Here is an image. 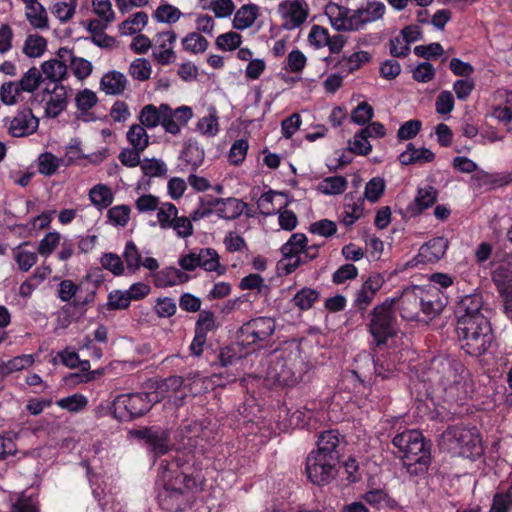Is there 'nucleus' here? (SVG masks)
Returning <instances> with one entry per match:
<instances>
[{
    "mask_svg": "<svg viewBox=\"0 0 512 512\" xmlns=\"http://www.w3.org/2000/svg\"><path fill=\"white\" fill-rule=\"evenodd\" d=\"M159 469L164 482L157 496L159 506L167 512L183 511L189 505L190 492L203 480L195 455L177 451L171 459L161 460Z\"/></svg>",
    "mask_w": 512,
    "mask_h": 512,
    "instance_id": "1",
    "label": "nucleus"
},
{
    "mask_svg": "<svg viewBox=\"0 0 512 512\" xmlns=\"http://www.w3.org/2000/svg\"><path fill=\"white\" fill-rule=\"evenodd\" d=\"M392 444L402 453L403 466L410 476L427 474L431 465V443L422 432L406 429L393 437Z\"/></svg>",
    "mask_w": 512,
    "mask_h": 512,
    "instance_id": "2",
    "label": "nucleus"
},
{
    "mask_svg": "<svg viewBox=\"0 0 512 512\" xmlns=\"http://www.w3.org/2000/svg\"><path fill=\"white\" fill-rule=\"evenodd\" d=\"M193 117L192 108L189 106H180L172 109L168 104L163 103L159 107L153 104L145 105L139 116L140 125L146 128H155L159 124L165 132L177 135L182 126H186Z\"/></svg>",
    "mask_w": 512,
    "mask_h": 512,
    "instance_id": "3",
    "label": "nucleus"
},
{
    "mask_svg": "<svg viewBox=\"0 0 512 512\" xmlns=\"http://www.w3.org/2000/svg\"><path fill=\"white\" fill-rule=\"evenodd\" d=\"M438 385L451 401H465L469 398V370L458 359L445 358L437 364Z\"/></svg>",
    "mask_w": 512,
    "mask_h": 512,
    "instance_id": "4",
    "label": "nucleus"
},
{
    "mask_svg": "<svg viewBox=\"0 0 512 512\" xmlns=\"http://www.w3.org/2000/svg\"><path fill=\"white\" fill-rule=\"evenodd\" d=\"M456 332L461 348L472 357L484 355L491 346L493 333L487 318H476V321L456 325Z\"/></svg>",
    "mask_w": 512,
    "mask_h": 512,
    "instance_id": "5",
    "label": "nucleus"
},
{
    "mask_svg": "<svg viewBox=\"0 0 512 512\" xmlns=\"http://www.w3.org/2000/svg\"><path fill=\"white\" fill-rule=\"evenodd\" d=\"M393 307L394 299L387 298L383 303L376 305L370 313L368 331L379 349L385 347L388 340L397 334V319Z\"/></svg>",
    "mask_w": 512,
    "mask_h": 512,
    "instance_id": "6",
    "label": "nucleus"
},
{
    "mask_svg": "<svg viewBox=\"0 0 512 512\" xmlns=\"http://www.w3.org/2000/svg\"><path fill=\"white\" fill-rule=\"evenodd\" d=\"M159 400L157 391L121 394L113 401L112 413L119 421H131L145 415Z\"/></svg>",
    "mask_w": 512,
    "mask_h": 512,
    "instance_id": "7",
    "label": "nucleus"
},
{
    "mask_svg": "<svg viewBox=\"0 0 512 512\" xmlns=\"http://www.w3.org/2000/svg\"><path fill=\"white\" fill-rule=\"evenodd\" d=\"M442 437L451 448L458 449L463 457L476 458L483 453L481 436L476 427L451 425L443 432Z\"/></svg>",
    "mask_w": 512,
    "mask_h": 512,
    "instance_id": "8",
    "label": "nucleus"
},
{
    "mask_svg": "<svg viewBox=\"0 0 512 512\" xmlns=\"http://www.w3.org/2000/svg\"><path fill=\"white\" fill-rule=\"evenodd\" d=\"M276 321L272 317L259 316L245 322L239 329L237 339L243 347H264L273 336Z\"/></svg>",
    "mask_w": 512,
    "mask_h": 512,
    "instance_id": "9",
    "label": "nucleus"
},
{
    "mask_svg": "<svg viewBox=\"0 0 512 512\" xmlns=\"http://www.w3.org/2000/svg\"><path fill=\"white\" fill-rule=\"evenodd\" d=\"M339 463L325 455L311 451L305 464V472L308 480L318 486L329 484L337 475Z\"/></svg>",
    "mask_w": 512,
    "mask_h": 512,
    "instance_id": "10",
    "label": "nucleus"
},
{
    "mask_svg": "<svg viewBox=\"0 0 512 512\" xmlns=\"http://www.w3.org/2000/svg\"><path fill=\"white\" fill-rule=\"evenodd\" d=\"M134 436L142 440L154 456L165 455L169 451V432L160 427H143L134 431Z\"/></svg>",
    "mask_w": 512,
    "mask_h": 512,
    "instance_id": "11",
    "label": "nucleus"
},
{
    "mask_svg": "<svg viewBox=\"0 0 512 512\" xmlns=\"http://www.w3.org/2000/svg\"><path fill=\"white\" fill-rule=\"evenodd\" d=\"M484 301L479 293L465 295L458 301L455 308L456 325L476 321V318H487L484 314Z\"/></svg>",
    "mask_w": 512,
    "mask_h": 512,
    "instance_id": "12",
    "label": "nucleus"
},
{
    "mask_svg": "<svg viewBox=\"0 0 512 512\" xmlns=\"http://www.w3.org/2000/svg\"><path fill=\"white\" fill-rule=\"evenodd\" d=\"M346 444L344 435L337 429H329L319 434L316 442L317 449L314 451L340 463L341 452Z\"/></svg>",
    "mask_w": 512,
    "mask_h": 512,
    "instance_id": "13",
    "label": "nucleus"
},
{
    "mask_svg": "<svg viewBox=\"0 0 512 512\" xmlns=\"http://www.w3.org/2000/svg\"><path fill=\"white\" fill-rule=\"evenodd\" d=\"M384 283L385 279L381 274L373 273L369 275L361 288L355 293L353 307L361 313L365 312Z\"/></svg>",
    "mask_w": 512,
    "mask_h": 512,
    "instance_id": "14",
    "label": "nucleus"
},
{
    "mask_svg": "<svg viewBox=\"0 0 512 512\" xmlns=\"http://www.w3.org/2000/svg\"><path fill=\"white\" fill-rule=\"evenodd\" d=\"M308 5L304 0H293L291 2H281L279 12L281 13L286 30L299 28L308 17Z\"/></svg>",
    "mask_w": 512,
    "mask_h": 512,
    "instance_id": "15",
    "label": "nucleus"
},
{
    "mask_svg": "<svg viewBox=\"0 0 512 512\" xmlns=\"http://www.w3.org/2000/svg\"><path fill=\"white\" fill-rule=\"evenodd\" d=\"M38 126L39 119L34 116L32 109L24 107L10 121L8 131L11 136L19 138L32 135Z\"/></svg>",
    "mask_w": 512,
    "mask_h": 512,
    "instance_id": "16",
    "label": "nucleus"
},
{
    "mask_svg": "<svg viewBox=\"0 0 512 512\" xmlns=\"http://www.w3.org/2000/svg\"><path fill=\"white\" fill-rule=\"evenodd\" d=\"M421 314L424 320H432L437 317L446 306V302L441 296V291L436 287L424 290L420 287Z\"/></svg>",
    "mask_w": 512,
    "mask_h": 512,
    "instance_id": "17",
    "label": "nucleus"
},
{
    "mask_svg": "<svg viewBox=\"0 0 512 512\" xmlns=\"http://www.w3.org/2000/svg\"><path fill=\"white\" fill-rule=\"evenodd\" d=\"M386 12L384 3L368 1L365 7L352 11L353 31L361 30L366 24L381 19Z\"/></svg>",
    "mask_w": 512,
    "mask_h": 512,
    "instance_id": "18",
    "label": "nucleus"
},
{
    "mask_svg": "<svg viewBox=\"0 0 512 512\" xmlns=\"http://www.w3.org/2000/svg\"><path fill=\"white\" fill-rule=\"evenodd\" d=\"M420 287L415 286L411 290H405L399 299V311L403 319L407 321H422L421 305L419 301Z\"/></svg>",
    "mask_w": 512,
    "mask_h": 512,
    "instance_id": "19",
    "label": "nucleus"
},
{
    "mask_svg": "<svg viewBox=\"0 0 512 512\" xmlns=\"http://www.w3.org/2000/svg\"><path fill=\"white\" fill-rule=\"evenodd\" d=\"M181 436L187 439V444L192 447L204 448L213 438V430L204 422L192 421L181 428Z\"/></svg>",
    "mask_w": 512,
    "mask_h": 512,
    "instance_id": "20",
    "label": "nucleus"
},
{
    "mask_svg": "<svg viewBox=\"0 0 512 512\" xmlns=\"http://www.w3.org/2000/svg\"><path fill=\"white\" fill-rule=\"evenodd\" d=\"M361 499L376 511L397 510L400 507L398 501L384 488H370L361 495Z\"/></svg>",
    "mask_w": 512,
    "mask_h": 512,
    "instance_id": "21",
    "label": "nucleus"
},
{
    "mask_svg": "<svg viewBox=\"0 0 512 512\" xmlns=\"http://www.w3.org/2000/svg\"><path fill=\"white\" fill-rule=\"evenodd\" d=\"M448 246L449 241L447 238L443 236H438L430 239L429 241L424 243L419 249L418 257L420 258V262H438L445 255Z\"/></svg>",
    "mask_w": 512,
    "mask_h": 512,
    "instance_id": "22",
    "label": "nucleus"
},
{
    "mask_svg": "<svg viewBox=\"0 0 512 512\" xmlns=\"http://www.w3.org/2000/svg\"><path fill=\"white\" fill-rule=\"evenodd\" d=\"M325 14L329 18L332 27L337 31H353L352 11L335 3H329L325 7Z\"/></svg>",
    "mask_w": 512,
    "mask_h": 512,
    "instance_id": "23",
    "label": "nucleus"
},
{
    "mask_svg": "<svg viewBox=\"0 0 512 512\" xmlns=\"http://www.w3.org/2000/svg\"><path fill=\"white\" fill-rule=\"evenodd\" d=\"M50 93V99L46 103L45 115L49 118H57L68 105L67 90L63 84H55L54 88L50 91L49 88L45 89Z\"/></svg>",
    "mask_w": 512,
    "mask_h": 512,
    "instance_id": "24",
    "label": "nucleus"
},
{
    "mask_svg": "<svg viewBox=\"0 0 512 512\" xmlns=\"http://www.w3.org/2000/svg\"><path fill=\"white\" fill-rule=\"evenodd\" d=\"M220 203L217 209V217L224 220H236L244 212L245 208H248V204L235 197L220 198Z\"/></svg>",
    "mask_w": 512,
    "mask_h": 512,
    "instance_id": "25",
    "label": "nucleus"
},
{
    "mask_svg": "<svg viewBox=\"0 0 512 512\" xmlns=\"http://www.w3.org/2000/svg\"><path fill=\"white\" fill-rule=\"evenodd\" d=\"M435 154L428 148H420L417 149L413 143H408L406 146V150L403 151L398 160L402 165H412V164H424L430 163L434 161Z\"/></svg>",
    "mask_w": 512,
    "mask_h": 512,
    "instance_id": "26",
    "label": "nucleus"
},
{
    "mask_svg": "<svg viewBox=\"0 0 512 512\" xmlns=\"http://www.w3.org/2000/svg\"><path fill=\"white\" fill-rule=\"evenodd\" d=\"M190 276L182 269L175 267H165L155 274V285L157 287H171L177 284H183L190 280Z\"/></svg>",
    "mask_w": 512,
    "mask_h": 512,
    "instance_id": "27",
    "label": "nucleus"
},
{
    "mask_svg": "<svg viewBox=\"0 0 512 512\" xmlns=\"http://www.w3.org/2000/svg\"><path fill=\"white\" fill-rule=\"evenodd\" d=\"M275 380L285 386H294L300 379V374L293 369L292 363L284 359H278L273 363Z\"/></svg>",
    "mask_w": 512,
    "mask_h": 512,
    "instance_id": "28",
    "label": "nucleus"
},
{
    "mask_svg": "<svg viewBox=\"0 0 512 512\" xmlns=\"http://www.w3.org/2000/svg\"><path fill=\"white\" fill-rule=\"evenodd\" d=\"M41 74L44 80H49L55 84H62V81L68 78V66L63 61L50 59L41 64Z\"/></svg>",
    "mask_w": 512,
    "mask_h": 512,
    "instance_id": "29",
    "label": "nucleus"
},
{
    "mask_svg": "<svg viewBox=\"0 0 512 512\" xmlns=\"http://www.w3.org/2000/svg\"><path fill=\"white\" fill-rule=\"evenodd\" d=\"M259 15V7L256 4H244L236 11L232 26L236 30L243 31L251 27Z\"/></svg>",
    "mask_w": 512,
    "mask_h": 512,
    "instance_id": "30",
    "label": "nucleus"
},
{
    "mask_svg": "<svg viewBox=\"0 0 512 512\" xmlns=\"http://www.w3.org/2000/svg\"><path fill=\"white\" fill-rule=\"evenodd\" d=\"M98 103L96 93L88 88L79 91L75 96V104L83 121H94L90 110Z\"/></svg>",
    "mask_w": 512,
    "mask_h": 512,
    "instance_id": "31",
    "label": "nucleus"
},
{
    "mask_svg": "<svg viewBox=\"0 0 512 512\" xmlns=\"http://www.w3.org/2000/svg\"><path fill=\"white\" fill-rule=\"evenodd\" d=\"M89 200L99 210L108 208L114 200L112 189L102 183L94 185L88 193Z\"/></svg>",
    "mask_w": 512,
    "mask_h": 512,
    "instance_id": "32",
    "label": "nucleus"
},
{
    "mask_svg": "<svg viewBox=\"0 0 512 512\" xmlns=\"http://www.w3.org/2000/svg\"><path fill=\"white\" fill-rule=\"evenodd\" d=\"M37 171L44 177H51L57 173L58 169L64 164V159L58 158L53 153L45 151L37 157Z\"/></svg>",
    "mask_w": 512,
    "mask_h": 512,
    "instance_id": "33",
    "label": "nucleus"
},
{
    "mask_svg": "<svg viewBox=\"0 0 512 512\" xmlns=\"http://www.w3.org/2000/svg\"><path fill=\"white\" fill-rule=\"evenodd\" d=\"M320 300V292L310 287H303L291 299L294 307L300 311L310 310Z\"/></svg>",
    "mask_w": 512,
    "mask_h": 512,
    "instance_id": "34",
    "label": "nucleus"
},
{
    "mask_svg": "<svg viewBox=\"0 0 512 512\" xmlns=\"http://www.w3.org/2000/svg\"><path fill=\"white\" fill-rule=\"evenodd\" d=\"M197 254L199 266L207 272H217L223 274L225 268H221L219 263V255L214 248H201Z\"/></svg>",
    "mask_w": 512,
    "mask_h": 512,
    "instance_id": "35",
    "label": "nucleus"
},
{
    "mask_svg": "<svg viewBox=\"0 0 512 512\" xmlns=\"http://www.w3.org/2000/svg\"><path fill=\"white\" fill-rule=\"evenodd\" d=\"M307 242L308 239L304 233H293L287 242L280 248L283 259L279 263H282L284 260L294 257L299 253L301 254V251L306 247Z\"/></svg>",
    "mask_w": 512,
    "mask_h": 512,
    "instance_id": "36",
    "label": "nucleus"
},
{
    "mask_svg": "<svg viewBox=\"0 0 512 512\" xmlns=\"http://www.w3.org/2000/svg\"><path fill=\"white\" fill-rule=\"evenodd\" d=\"M126 78L125 76L118 71H111L105 74L101 81L100 86L101 89L104 90L107 94H120L125 90Z\"/></svg>",
    "mask_w": 512,
    "mask_h": 512,
    "instance_id": "37",
    "label": "nucleus"
},
{
    "mask_svg": "<svg viewBox=\"0 0 512 512\" xmlns=\"http://www.w3.org/2000/svg\"><path fill=\"white\" fill-rule=\"evenodd\" d=\"M491 277L498 293L512 290V267L509 265L497 266L492 271Z\"/></svg>",
    "mask_w": 512,
    "mask_h": 512,
    "instance_id": "38",
    "label": "nucleus"
},
{
    "mask_svg": "<svg viewBox=\"0 0 512 512\" xmlns=\"http://www.w3.org/2000/svg\"><path fill=\"white\" fill-rule=\"evenodd\" d=\"M348 182L344 176L325 177L319 184V191L325 195H340L347 189Z\"/></svg>",
    "mask_w": 512,
    "mask_h": 512,
    "instance_id": "39",
    "label": "nucleus"
},
{
    "mask_svg": "<svg viewBox=\"0 0 512 512\" xmlns=\"http://www.w3.org/2000/svg\"><path fill=\"white\" fill-rule=\"evenodd\" d=\"M122 257L129 274H135L141 268L142 256L134 241L126 242Z\"/></svg>",
    "mask_w": 512,
    "mask_h": 512,
    "instance_id": "40",
    "label": "nucleus"
},
{
    "mask_svg": "<svg viewBox=\"0 0 512 512\" xmlns=\"http://www.w3.org/2000/svg\"><path fill=\"white\" fill-rule=\"evenodd\" d=\"M181 159L190 164L193 170H196L203 163L204 150L198 146L196 141L189 140L184 144Z\"/></svg>",
    "mask_w": 512,
    "mask_h": 512,
    "instance_id": "41",
    "label": "nucleus"
},
{
    "mask_svg": "<svg viewBox=\"0 0 512 512\" xmlns=\"http://www.w3.org/2000/svg\"><path fill=\"white\" fill-rule=\"evenodd\" d=\"M239 288L241 290H256L258 294L267 296L270 292V286L265 284L264 278L257 274L251 273L240 280Z\"/></svg>",
    "mask_w": 512,
    "mask_h": 512,
    "instance_id": "42",
    "label": "nucleus"
},
{
    "mask_svg": "<svg viewBox=\"0 0 512 512\" xmlns=\"http://www.w3.org/2000/svg\"><path fill=\"white\" fill-rule=\"evenodd\" d=\"M127 140L132 148L144 151L149 145V137L145 128L140 124H133L127 132Z\"/></svg>",
    "mask_w": 512,
    "mask_h": 512,
    "instance_id": "43",
    "label": "nucleus"
},
{
    "mask_svg": "<svg viewBox=\"0 0 512 512\" xmlns=\"http://www.w3.org/2000/svg\"><path fill=\"white\" fill-rule=\"evenodd\" d=\"M46 48L47 41L44 37L28 35L24 43L23 52L30 58H37L44 54Z\"/></svg>",
    "mask_w": 512,
    "mask_h": 512,
    "instance_id": "44",
    "label": "nucleus"
},
{
    "mask_svg": "<svg viewBox=\"0 0 512 512\" xmlns=\"http://www.w3.org/2000/svg\"><path fill=\"white\" fill-rule=\"evenodd\" d=\"M131 297L127 291L115 289L109 292L107 296L106 308L109 311L125 310L130 307Z\"/></svg>",
    "mask_w": 512,
    "mask_h": 512,
    "instance_id": "45",
    "label": "nucleus"
},
{
    "mask_svg": "<svg viewBox=\"0 0 512 512\" xmlns=\"http://www.w3.org/2000/svg\"><path fill=\"white\" fill-rule=\"evenodd\" d=\"M287 416L290 427L304 429L310 425V422L314 417V412L312 409L303 407L301 409H296L291 413L290 411H287Z\"/></svg>",
    "mask_w": 512,
    "mask_h": 512,
    "instance_id": "46",
    "label": "nucleus"
},
{
    "mask_svg": "<svg viewBox=\"0 0 512 512\" xmlns=\"http://www.w3.org/2000/svg\"><path fill=\"white\" fill-rule=\"evenodd\" d=\"M148 23V15L144 11H139L133 14L131 17L124 20L120 25L119 29L123 35H133L140 29L135 26H141L142 28Z\"/></svg>",
    "mask_w": 512,
    "mask_h": 512,
    "instance_id": "47",
    "label": "nucleus"
},
{
    "mask_svg": "<svg viewBox=\"0 0 512 512\" xmlns=\"http://www.w3.org/2000/svg\"><path fill=\"white\" fill-rule=\"evenodd\" d=\"M56 405L61 409L77 413L82 411L88 405V399L82 394L75 393L57 400Z\"/></svg>",
    "mask_w": 512,
    "mask_h": 512,
    "instance_id": "48",
    "label": "nucleus"
},
{
    "mask_svg": "<svg viewBox=\"0 0 512 512\" xmlns=\"http://www.w3.org/2000/svg\"><path fill=\"white\" fill-rule=\"evenodd\" d=\"M181 16V11L171 4H161L153 13V17L157 22L168 24L177 22Z\"/></svg>",
    "mask_w": 512,
    "mask_h": 512,
    "instance_id": "49",
    "label": "nucleus"
},
{
    "mask_svg": "<svg viewBox=\"0 0 512 512\" xmlns=\"http://www.w3.org/2000/svg\"><path fill=\"white\" fill-rule=\"evenodd\" d=\"M43 81L44 79L41 72L36 67H31L17 83L19 84V89L31 93L34 92Z\"/></svg>",
    "mask_w": 512,
    "mask_h": 512,
    "instance_id": "50",
    "label": "nucleus"
},
{
    "mask_svg": "<svg viewBox=\"0 0 512 512\" xmlns=\"http://www.w3.org/2000/svg\"><path fill=\"white\" fill-rule=\"evenodd\" d=\"M26 18L36 29H48V17L47 12L42 4H38L33 8L26 9Z\"/></svg>",
    "mask_w": 512,
    "mask_h": 512,
    "instance_id": "51",
    "label": "nucleus"
},
{
    "mask_svg": "<svg viewBox=\"0 0 512 512\" xmlns=\"http://www.w3.org/2000/svg\"><path fill=\"white\" fill-rule=\"evenodd\" d=\"M100 263L104 269L110 271L114 276H121L125 272L124 261L116 253H103Z\"/></svg>",
    "mask_w": 512,
    "mask_h": 512,
    "instance_id": "52",
    "label": "nucleus"
},
{
    "mask_svg": "<svg viewBox=\"0 0 512 512\" xmlns=\"http://www.w3.org/2000/svg\"><path fill=\"white\" fill-rule=\"evenodd\" d=\"M307 64V57L299 49L295 48L289 52L284 69L291 73H301Z\"/></svg>",
    "mask_w": 512,
    "mask_h": 512,
    "instance_id": "53",
    "label": "nucleus"
},
{
    "mask_svg": "<svg viewBox=\"0 0 512 512\" xmlns=\"http://www.w3.org/2000/svg\"><path fill=\"white\" fill-rule=\"evenodd\" d=\"M385 188L386 184L382 177H373L366 183L364 198L375 203L382 197Z\"/></svg>",
    "mask_w": 512,
    "mask_h": 512,
    "instance_id": "54",
    "label": "nucleus"
},
{
    "mask_svg": "<svg viewBox=\"0 0 512 512\" xmlns=\"http://www.w3.org/2000/svg\"><path fill=\"white\" fill-rule=\"evenodd\" d=\"M182 45L184 50L197 54L207 49L208 41L202 35L191 32L183 38Z\"/></svg>",
    "mask_w": 512,
    "mask_h": 512,
    "instance_id": "55",
    "label": "nucleus"
},
{
    "mask_svg": "<svg viewBox=\"0 0 512 512\" xmlns=\"http://www.w3.org/2000/svg\"><path fill=\"white\" fill-rule=\"evenodd\" d=\"M152 72L151 64L145 58L135 59L129 67V74L138 81H146Z\"/></svg>",
    "mask_w": 512,
    "mask_h": 512,
    "instance_id": "56",
    "label": "nucleus"
},
{
    "mask_svg": "<svg viewBox=\"0 0 512 512\" xmlns=\"http://www.w3.org/2000/svg\"><path fill=\"white\" fill-rule=\"evenodd\" d=\"M141 170L147 177H165L167 174L166 164L159 159H144L141 163Z\"/></svg>",
    "mask_w": 512,
    "mask_h": 512,
    "instance_id": "57",
    "label": "nucleus"
},
{
    "mask_svg": "<svg viewBox=\"0 0 512 512\" xmlns=\"http://www.w3.org/2000/svg\"><path fill=\"white\" fill-rule=\"evenodd\" d=\"M437 194V190L432 186H428L427 188H419L415 198L418 211L422 212L425 209L431 207L437 200Z\"/></svg>",
    "mask_w": 512,
    "mask_h": 512,
    "instance_id": "58",
    "label": "nucleus"
},
{
    "mask_svg": "<svg viewBox=\"0 0 512 512\" xmlns=\"http://www.w3.org/2000/svg\"><path fill=\"white\" fill-rule=\"evenodd\" d=\"M131 209L128 205H117L107 211V218L116 226L124 227L130 219Z\"/></svg>",
    "mask_w": 512,
    "mask_h": 512,
    "instance_id": "59",
    "label": "nucleus"
},
{
    "mask_svg": "<svg viewBox=\"0 0 512 512\" xmlns=\"http://www.w3.org/2000/svg\"><path fill=\"white\" fill-rule=\"evenodd\" d=\"M215 322L214 313L209 310H203L196 321L195 332L207 337V334L216 328Z\"/></svg>",
    "mask_w": 512,
    "mask_h": 512,
    "instance_id": "60",
    "label": "nucleus"
},
{
    "mask_svg": "<svg viewBox=\"0 0 512 512\" xmlns=\"http://www.w3.org/2000/svg\"><path fill=\"white\" fill-rule=\"evenodd\" d=\"M197 129L204 135L215 136L219 131L218 116L215 109L209 115L199 119Z\"/></svg>",
    "mask_w": 512,
    "mask_h": 512,
    "instance_id": "61",
    "label": "nucleus"
},
{
    "mask_svg": "<svg viewBox=\"0 0 512 512\" xmlns=\"http://www.w3.org/2000/svg\"><path fill=\"white\" fill-rule=\"evenodd\" d=\"M34 363V356L32 354H22L15 356L8 361H4V367L7 370V374L10 375L13 372L21 371L31 367Z\"/></svg>",
    "mask_w": 512,
    "mask_h": 512,
    "instance_id": "62",
    "label": "nucleus"
},
{
    "mask_svg": "<svg viewBox=\"0 0 512 512\" xmlns=\"http://www.w3.org/2000/svg\"><path fill=\"white\" fill-rule=\"evenodd\" d=\"M249 148L248 141L246 139H238L236 140L229 151L228 159L229 162L233 165H240L245 160L247 155V151Z\"/></svg>",
    "mask_w": 512,
    "mask_h": 512,
    "instance_id": "63",
    "label": "nucleus"
},
{
    "mask_svg": "<svg viewBox=\"0 0 512 512\" xmlns=\"http://www.w3.org/2000/svg\"><path fill=\"white\" fill-rule=\"evenodd\" d=\"M77 0H70L67 2H57L52 7V13L57 17L60 22H68L76 12Z\"/></svg>",
    "mask_w": 512,
    "mask_h": 512,
    "instance_id": "64",
    "label": "nucleus"
}]
</instances>
